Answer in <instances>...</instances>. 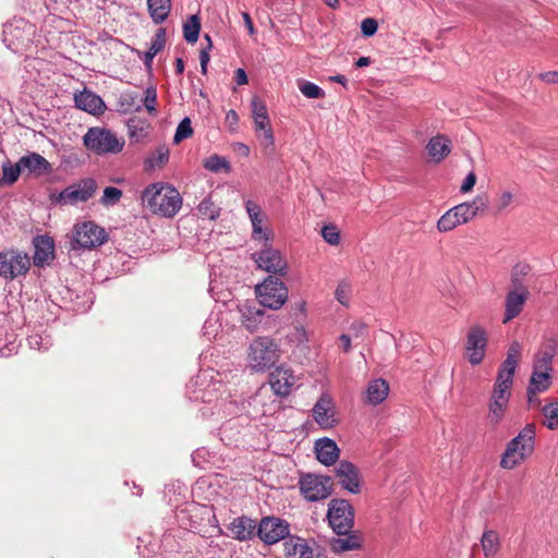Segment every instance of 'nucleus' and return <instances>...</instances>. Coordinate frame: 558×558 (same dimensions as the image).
Listing matches in <instances>:
<instances>
[{"mask_svg": "<svg viewBox=\"0 0 558 558\" xmlns=\"http://www.w3.org/2000/svg\"><path fill=\"white\" fill-rule=\"evenodd\" d=\"M142 204L153 214L174 217L182 207V197L171 184L163 182L151 183L142 192Z\"/></svg>", "mask_w": 558, "mask_h": 558, "instance_id": "1", "label": "nucleus"}, {"mask_svg": "<svg viewBox=\"0 0 558 558\" xmlns=\"http://www.w3.org/2000/svg\"><path fill=\"white\" fill-rule=\"evenodd\" d=\"M535 437L536 426L533 423L526 424L519 434L507 444L500 458V468L513 470L529 459L535 450Z\"/></svg>", "mask_w": 558, "mask_h": 558, "instance_id": "2", "label": "nucleus"}, {"mask_svg": "<svg viewBox=\"0 0 558 558\" xmlns=\"http://www.w3.org/2000/svg\"><path fill=\"white\" fill-rule=\"evenodd\" d=\"M279 356V347L269 337H256L248 345L247 362L248 366L255 372H264L271 368L277 363Z\"/></svg>", "mask_w": 558, "mask_h": 558, "instance_id": "3", "label": "nucleus"}, {"mask_svg": "<svg viewBox=\"0 0 558 558\" xmlns=\"http://www.w3.org/2000/svg\"><path fill=\"white\" fill-rule=\"evenodd\" d=\"M83 144L86 149L96 155H116L122 151L124 147L123 137H119L114 132L106 128H89L83 136Z\"/></svg>", "mask_w": 558, "mask_h": 558, "instance_id": "4", "label": "nucleus"}, {"mask_svg": "<svg viewBox=\"0 0 558 558\" xmlns=\"http://www.w3.org/2000/svg\"><path fill=\"white\" fill-rule=\"evenodd\" d=\"M35 34V26L23 19L13 20L3 27V43L14 53L28 50Z\"/></svg>", "mask_w": 558, "mask_h": 558, "instance_id": "5", "label": "nucleus"}, {"mask_svg": "<svg viewBox=\"0 0 558 558\" xmlns=\"http://www.w3.org/2000/svg\"><path fill=\"white\" fill-rule=\"evenodd\" d=\"M327 519L337 535L351 532L354 525V510L345 499H331L328 505Z\"/></svg>", "mask_w": 558, "mask_h": 558, "instance_id": "6", "label": "nucleus"}, {"mask_svg": "<svg viewBox=\"0 0 558 558\" xmlns=\"http://www.w3.org/2000/svg\"><path fill=\"white\" fill-rule=\"evenodd\" d=\"M255 291L260 305L270 310H279L288 300L287 286L271 276L257 284Z\"/></svg>", "mask_w": 558, "mask_h": 558, "instance_id": "7", "label": "nucleus"}, {"mask_svg": "<svg viewBox=\"0 0 558 558\" xmlns=\"http://www.w3.org/2000/svg\"><path fill=\"white\" fill-rule=\"evenodd\" d=\"M97 183L94 179H83L71 184L58 194H52L50 199L59 205H77L87 202L96 193Z\"/></svg>", "mask_w": 558, "mask_h": 558, "instance_id": "8", "label": "nucleus"}, {"mask_svg": "<svg viewBox=\"0 0 558 558\" xmlns=\"http://www.w3.org/2000/svg\"><path fill=\"white\" fill-rule=\"evenodd\" d=\"M108 234L104 228L93 221L77 223L74 228V248H94L107 241Z\"/></svg>", "mask_w": 558, "mask_h": 558, "instance_id": "9", "label": "nucleus"}, {"mask_svg": "<svg viewBox=\"0 0 558 558\" xmlns=\"http://www.w3.org/2000/svg\"><path fill=\"white\" fill-rule=\"evenodd\" d=\"M300 489L303 497L308 501H318L328 498L331 493V478L315 474H305L300 478Z\"/></svg>", "mask_w": 558, "mask_h": 558, "instance_id": "10", "label": "nucleus"}, {"mask_svg": "<svg viewBox=\"0 0 558 558\" xmlns=\"http://www.w3.org/2000/svg\"><path fill=\"white\" fill-rule=\"evenodd\" d=\"M29 266V258L26 254L13 250L0 253V276L7 280L26 274Z\"/></svg>", "mask_w": 558, "mask_h": 558, "instance_id": "11", "label": "nucleus"}, {"mask_svg": "<svg viewBox=\"0 0 558 558\" xmlns=\"http://www.w3.org/2000/svg\"><path fill=\"white\" fill-rule=\"evenodd\" d=\"M257 535L265 544L272 545L290 535V525L280 518L265 517L258 524Z\"/></svg>", "mask_w": 558, "mask_h": 558, "instance_id": "12", "label": "nucleus"}, {"mask_svg": "<svg viewBox=\"0 0 558 558\" xmlns=\"http://www.w3.org/2000/svg\"><path fill=\"white\" fill-rule=\"evenodd\" d=\"M487 341V333L483 327L476 325L469 329L465 354L472 365H478L484 360Z\"/></svg>", "mask_w": 558, "mask_h": 558, "instance_id": "13", "label": "nucleus"}, {"mask_svg": "<svg viewBox=\"0 0 558 558\" xmlns=\"http://www.w3.org/2000/svg\"><path fill=\"white\" fill-rule=\"evenodd\" d=\"M512 385L496 380L489 402L488 420L493 424L501 421L508 407Z\"/></svg>", "mask_w": 558, "mask_h": 558, "instance_id": "14", "label": "nucleus"}, {"mask_svg": "<svg viewBox=\"0 0 558 558\" xmlns=\"http://www.w3.org/2000/svg\"><path fill=\"white\" fill-rule=\"evenodd\" d=\"M254 259L258 268L269 274L283 276L287 272L286 259L278 250L267 246V243L263 250L254 254Z\"/></svg>", "mask_w": 558, "mask_h": 558, "instance_id": "15", "label": "nucleus"}, {"mask_svg": "<svg viewBox=\"0 0 558 558\" xmlns=\"http://www.w3.org/2000/svg\"><path fill=\"white\" fill-rule=\"evenodd\" d=\"M335 473L338 484L342 489L351 494H359L361 492V473L352 462L341 460Z\"/></svg>", "mask_w": 558, "mask_h": 558, "instance_id": "16", "label": "nucleus"}, {"mask_svg": "<svg viewBox=\"0 0 558 558\" xmlns=\"http://www.w3.org/2000/svg\"><path fill=\"white\" fill-rule=\"evenodd\" d=\"M521 344L517 341L509 345L507 357L499 367L496 380L513 385V376L521 356Z\"/></svg>", "mask_w": 558, "mask_h": 558, "instance_id": "17", "label": "nucleus"}, {"mask_svg": "<svg viewBox=\"0 0 558 558\" xmlns=\"http://www.w3.org/2000/svg\"><path fill=\"white\" fill-rule=\"evenodd\" d=\"M521 344L517 341L509 345L507 357L499 367L496 380L513 385V376L521 356Z\"/></svg>", "mask_w": 558, "mask_h": 558, "instance_id": "18", "label": "nucleus"}, {"mask_svg": "<svg viewBox=\"0 0 558 558\" xmlns=\"http://www.w3.org/2000/svg\"><path fill=\"white\" fill-rule=\"evenodd\" d=\"M240 320L244 328L250 332L257 330L263 322L264 311L254 302L245 301L238 305Z\"/></svg>", "mask_w": 558, "mask_h": 558, "instance_id": "19", "label": "nucleus"}, {"mask_svg": "<svg viewBox=\"0 0 558 558\" xmlns=\"http://www.w3.org/2000/svg\"><path fill=\"white\" fill-rule=\"evenodd\" d=\"M270 386L277 396H288L291 388L296 383V377L292 371L284 367H277L271 374L269 379Z\"/></svg>", "mask_w": 558, "mask_h": 558, "instance_id": "20", "label": "nucleus"}, {"mask_svg": "<svg viewBox=\"0 0 558 558\" xmlns=\"http://www.w3.org/2000/svg\"><path fill=\"white\" fill-rule=\"evenodd\" d=\"M35 253L34 265L44 267L49 265L54 258V242L50 236L40 235L34 240Z\"/></svg>", "mask_w": 558, "mask_h": 558, "instance_id": "21", "label": "nucleus"}, {"mask_svg": "<svg viewBox=\"0 0 558 558\" xmlns=\"http://www.w3.org/2000/svg\"><path fill=\"white\" fill-rule=\"evenodd\" d=\"M19 160L22 171H27L29 174L35 177H43L52 171V167L49 161L37 153H29L22 156Z\"/></svg>", "mask_w": 558, "mask_h": 558, "instance_id": "22", "label": "nucleus"}, {"mask_svg": "<svg viewBox=\"0 0 558 558\" xmlns=\"http://www.w3.org/2000/svg\"><path fill=\"white\" fill-rule=\"evenodd\" d=\"M389 384L383 378H376L371 380L363 393L364 403L376 407L383 403L389 393Z\"/></svg>", "mask_w": 558, "mask_h": 558, "instance_id": "23", "label": "nucleus"}, {"mask_svg": "<svg viewBox=\"0 0 558 558\" xmlns=\"http://www.w3.org/2000/svg\"><path fill=\"white\" fill-rule=\"evenodd\" d=\"M245 209L252 223L253 239L264 241V244H266L269 240V236L268 233L262 227L266 216L263 213L260 206L256 204L254 201L247 199L245 202Z\"/></svg>", "mask_w": 558, "mask_h": 558, "instance_id": "24", "label": "nucleus"}, {"mask_svg": "<svg viewBox=\"0 0 558 558\" xmlns=\"http://www.w3.org/2000/svg\"><path fill=\"white\" fill-rule=\"evenodd\" d=\"M74 101L77 108L94 116L104 113L106 109V105L101 97L86 88L78 94H75Z\"/></svg>", "mask_w": 558, "mask_h": 558, "instance_id": "25", "label": "nucleus"}, {"mask_svg": "<svg viewBox=\"0 0 558 558\" xmlns=\"http://www.w3.org/2000/svg\"><path fill=\"white\" fill-rule=\"evenodd\" d=\"M315 453L320 463L329 466L337 462L340 450L335 440L324 437L315 441Z\"/></svg>", "mask_w": 558, "mask_h": 558, "instance_id": "26", "label": "nucleus"}, {"mask_svg": "<svg viewBox=\"0 0 558 558\" xmlns=\"http://www.w3.org/2000/svg\"><path fill=\"white\" fill-rule=\"evenodd\" d=\"M287 558H314V549L306 539L291 536L284 543Z\"/></svg>", "mask_w": 558, "mask_h": 558, "instance_id": "27", "label": "nucleus"}, {"mask_svg": "<svg viewBox=\"0 0 558 558\" xmlns=\"http://www.w3.org/2000/svg\"><path fill=\"white\" fill-rule=\"evenodd\" d=\"M313 417L323 428L333 427L336 420L331 401L325 397L320 398L313 408Z\"/></svg>", "mask_w": 558, "mask_h": 558, "instance_id": "28", "label": "nucleus"}, {"mask_svg": "<svg viewBox=\"0 0 558 558\" xmlns=\"http://www.w3.org/2000/svg\"><path fill=\"white\" fill-rule=\"evenodd\" d=\"M256 523L248 517L235 518L229 525L232 536L239 541H247L254 536Z\"/></svg>", "mask_w": 558, "mask_h": 558, "instance_id": "29", "label": "nucleus"}, {"mask_svg": "<svg viewBox=\"0 0 558 558\" xmlns=\"http://www.w3.org/2000/svg\"><path fill=\"white\" fill-rule=\"evenodd\" d=\"M530 294L507 292L505 300V316L502 322L506 324L515 318L523 310V306Z\"/></svg>", "mask_w": 558, "mask_h": 558, "instance_id": "30", "label": "nucleus"}, {"mask_svg": "<svg viewBox=\"0 0 558 558\" xmlns=\"http://www.w3.org/2000/svg\"><path fill=\"white\" fill-rule=\"evenodd\" d=\"M255 131L266 153L271 154L275 147V137L270 126L269 117L253 119Z\"/></svg>", "mask_w": 558, "mask_h": 558, "instance_id": "31", "label": "nucleus"}, {"mask_svg": "<svg viewBox=\"0 0 558 558\" xmlns=\"http://www.w3.org/2000/svg\"><path fill=\"white\" fill-rule=\"evenodd\" d=\"M362 546V537L359 532L352 531L338 535L330 541V547L336 553L359 549Z\"/></svg>", "mask_w": 558, "mask_h": 558, "instance_id": "32", "label": "nucleus"}, {"mask_svg": "<svg viewBox=\"0 0 558 558\" xmlns=\"http://www.w3.org/2000/svg\"><path fill=\"white\" fill-rule=\"evenodd\" d=\"M426 149L432 159L439 162L451 151L450 141L442 135L434 136L429 140Z\"/></svg>", "mask_w": 558, "mask_h": 558, "instance_id": "33", "label": "nucleus"}, {"mask_svg": "<svg viewBox=\"0 0 558 558\" xmlns=\"http://www.w3.org/2000/svg\"><path fill=\"white\" fill-rule=\"evenodd\" d=\"M150 19L155 24L163 23L171 11V0H146Z\"/></svg>", "mask_w": 558, "mask_h": 558, "instance_id": "34", "label": "nucleus"}, {"mask_svg": "<svg viewBox=\"0 0 558 558\" xmlns=\"http://www.w3.org/2000/svg\"><path fill=\"white\" fill-rule=\"evenodd\" d=\"M551 385L550 373L533 371L530 384L527 387V396L531 399L532 396H536L539 392L546 391Z\"/></svg>", "mask_w": 558, "mask_h": 558, "instance_id": "35", "label": "nucleus"}, {"mask_svg": "<svg viewBox=\"0 0 558 558\" xmlns=\"http://www.w3.org/2000/svg\"><path fill=\"white\" fill-rule=\"evenodd\" d=\"M201 376H197L195 380H191L187 385V397L192 401H202L205 403H211L213 399V391L215 390V387L213 389H209V386L206 389H196L201 384Z\"/></svg>", "mask_w": 558, "mask_h": 558, "instance_id": "36", "label": "nucleus"}, {"mask_svg": "<svg viewBox=\"0 0 558 558\" xmlns=\"http://www.w3.org/2000/svg\"><path fill=\"white\" fill-rule=\"evenodd\" d=\"M170 150L166 145H159L155 151L145 159L146 169L162 168L169 160Z\"/></svg>", "mask_w": 558, "mask_h": 558, "instance_id": "37", "label": "nucleus"}, {"mask_svg": "<svg viewBox=\"0 0 558 558\" xmlns=\"http://www.w3.org/2000/svg\"><path fill=\"white\" fill-rule=\"evenodd\" d=\"M481 546L486 557L495 556L499 550V535L494 530L484 531L481 538Z\"/></svg>", "mask_w": 558, "mask_h": 558, "instance_id": "38", "label": "nucleus"}, {"mask_svg": "<svg viewBox=\"0 0 558 558\" xmlns=\"http://www.w3.org/2000/svg\"><path fill=\"white\" fill-rule=\"evenodd\" d=\"M126 126H128L130 138L132 141L140 142L142 138H144L147 135L149 125L144 120H142L137 117H133L128 120Z\"/></svg>", "mask_w": 558, "mask_h": 558, "instance_id": "39", "label": "nucleus"}, {"mask_svg": "<svg viewBox=\"0 0 558 558\" xmlns=\"http://www.w3.org/2000/svg\"><path fill=\"white\" fill-rule=\"evenodd\" d=\"M555 345L539 352L534 360L533 371L548 372L553 371L551 363L555 355Z\"/></svg>", "mask_w": 558, "mask_h": 558, "instance_id": "40", "label": "nucleus"}, {"mask_svg": "<svg viewBox=\"0 0 558 558\" xmlns=\"http://www.w3.org/2000/svg\"><path fill=\"white\" fill-rule=\"evenodd\" d=\"M201 31V20L197 15H191L183 25V36L189 44H195Z\"/></svg>", "mask_w": 558, "mask_h": 558, "instance_id": "41", "label": "nucleus"}, {"mask_svg": "<svg viewBox=\"0 0 558 558\" xmlns=\"http://www.w3.org/2000/svg\"><path fill=\"white\" fill-rule=\"evenodd\" d=\"M2 172L3 175L2 178H0V186H2L3 184L11 185L15 183L21 172H23L22 167L20 166V160L15 165H12L9 161L4 162L2 165Z\"/></svg>", "mask_w": 558, "mask_h": 558, "instance_id": "42", "label": "nucleus"}, {"mask_svg": "<svg viewBox=\"0 0 558 558\" xmlns=\"http://www.w3.org/2000/svg\"><path fill=\"white\" fill-rule=\"evenodd\" d=\"M514 201V195L510 191H500L496 194L493 208L496 214H504L509 210Z\"/></svg>", "mask_w": 558, "mask_h": 558, "instance_id": "43", "label": "nucleus"}, {"mask_svg": "<svg viewBox=\"0 0 558 558\" xmlns=\"http://www.w3.org/2000/svg\"><path fill=\"white\" fill-rule=\"evenodd\" d=\"M119 111L128 112L134 110L140 112L142 105L137 101V95L132 92H126L120 95L118 101Z\"/></svg>", "mask_w": 558, "mask_h": 558, "instance_id": "44", "label": "nucleus"}, {"mask_svg": "<svg viewBox=\"0 0 558 558\" xmlns=\"http://www.w3.org/2000/svg\"><path fill=\"white\" fill-rule=\"evenodd\" d=\"M542 413L545 417L543 424L548 429H558V401L544 405Z\"/></svg>", "mask_w": 558, "mask_h": 558, "instance_id": "45", "label": "nucleus"}, {"mask_svg": "<svg viewBox=\"0 0 558 558\" xmlns=\"http://www.w3.org/2000/svg\"><path fill=\"white\" fill-rule=\"evenodd\" d=\"M262 404V392H257L253 397H251L247 401L242 403L243 411L246 416L250 417H258L265 414L264 410L258 409V405Z\"/></svg>", "mask_w": 558, "mask_h": 558, "instance_id": "46", "label": "nucleus"}, {"mask_svg": "<svg viewBox=\"0 0 558 558\" xmlns=\"http://www.w3.org/2000/svg\"><path fill=\"white\" fill-rule=\"evenodd\" d=\"M204 168L217 173L221 170L229 171L230 165L225 157L215 154L204 161Z\"/></svg>", "mask_w": 558, "mask_h": 558, "instance_id": "47", "label": "nucleus"}, {"mask_svg": "<svg viewBox=\"0 0 558 558\" xmlns=\"http://www.w3.org/2000/svg\"><path fill=\"white\" fill-rule=\"evenodd\" d=\"M460 223L453 214V210H447L437 221V229L439 232H448L453 230Z\"/></svg>", "mask_w": 558, "mask_h": 558, "instance_id": "48", "label": "nucleus"}, {"mask_svg": "<svg viewBox=\"0 0 558 558\" xmlns=\"http://www.w3.org/2000/svg\"><path fill=\"white\" fill-rule=\"evenodd\" d=\"M122 195H123V193L120 189L114 187V186H107L104 190V194L100 198V203L105 207L114 206L120 202Z\"/></svg>", "mask_w": 558, "mask_h": 558, "instance_id": "49", "label": "nucleus"}, {"mask_svg": "<svg viewBox=\"0 0 558 558\" xmlns=\"http://www.w3.org/2000/svg\"><path fill=\"white\" fill-rule=\"evenodd\" d=\"M299 89L306 98L310 99L323 98L325 96V92L318 85L308 81L300 82Z\"/></svg>", "mask_w": 558, "mask_h": 558, "instance_id": "50", "label": "nucleus"}, {"mask_svg": "<svg viewBox=\"0 0 558 558\" xmlns=\"http://www.w3.org/2000/svg\"><path fill=\"white\" fill-rule=\"evenodd\" d=\"M142 107H145L150 116L157 114V89L154 86H149L145 90V97L142 101Z\"/></svg>", "mask_w": 558, "mask_h": 558, "instance_id": "51", "label": "nucleus"}, {"mask_svg": "<svg viewBox=\"0 0 558 558\" xmlns=\"http://www.w3.org/2000/svg\"><path fill=\"white\" fill-rule=\"evenodd\" d=\"M27 341L32 349L38 351H47L52 344L48 335L34 333L28 337Z\"/></svg>", "mask_w": 558, "mask_h": 558, "instance_id": "52", "label": "nucleus"}, {"mask_svg": "<svg viewBox=\"0 0 558 558\" xmlns=\"http://www.w3.org/2000/svg\"><path fill=\"white\" fill-rule=\"evenodd\" d=\"M192 134L193 129L191 126V120L186 117L182 119L181 122L179 123L173 137V143L179 144L183 140L191 137Z\"/></svg>", "mask_w": 558, "mask_h": 558, "instance_id": "53", "label": "nucleus"}, {"mask_svg": "<svg viewBox=\"0 0 558 558\" xmlns=\"http://www.w3.org/2000/svg\"><path fill=\"white\" fill-rule=\"evenodd\" d=\"M351 293H352L351 284L348 281L342 280L339 282V284L336 288L335 298L340 304L348 306L349 302H350Z\"/></svg>", "mask_w": 558, "mask_h": 558, "instance_id": "54", "label": "nucleus"}, {"mask_svg": "<svg viewBox=\"0 0 558 558\" xmlns=\"http://www.w3.org/2000/svg\"><path fill=\"white\" fill-rule=\"evenodd\" d=\"M460 225L466 223L474 218V211L469 206V203H461L451 208Z\"/></svg>", "mask_w": 558, "mask_h": 558, "instance_id": "55", "label": "nucleus"}, {"mask_svg": "<svg viewBox=\"0 0 558 558\" xmlns=\"http://www.w3.org/2000/svg\"><path fill=\"white\" fill-rule=\"evenodd\" d=\"M322 236L324 238V240L331 244V245H337L339 244V241H340V233H339V230L336 226L333 225H328V226H325L323 229H322Z\"/></svg>", "mask_w": 558, "mask_h": 558, "instance_id": "56", "label": "nucleus"}, {"mask_svg": "<svg viewBox=\"0 0 558 558\" xmlns=\"http://www.w3.org/2000/svg\"><path fill=\"white\" fill-rule=\"evenodd\" d=\"M165 45H166V29L159 28V29H157L154 38L151 39L149 50L153 51L155 54H157L165 48Z\"/></svg>", "mask_w": 558, "mask_h": 558, "instance_id": "57", "label": "nucleus"}, {"mask_svg": "<svg viewBox=\"0 0 558 558\" xmlns=\"http://www.w3.org/2000/svg\"><path fill=\"white\" fill-rule=\"evenodd\" d=\"M252 117L253 119L263 118L268 116L267 107L262 99L253 97L251 102Z\"/></svg>", "mask_w": 558, "mask_h": 558, "instance_id": "58", "label": "nucleus"}, {"mask_svg": "<svg viewBox=\"0 0 558 558\" xmlns=\"http://www.w3.org/2000/svg\"><path fill=\"white\" fill-rule=\"evenodd\" d=\"M378 28V23L373 17H366L361 23V32L365 37L375 35Z\"/></svg>", "mask_w": 558, "mask_h": 558, "instance_id": "59", "label": "nucleus"}, {"mask_svg": "<svg viewBox=\"0 0 558 558\" xmlns=\"http://www.w3.org/2000/svg\"><path fill=\"white\" fill-rule=\"evenodd\" d=\"M508 291L523 293V294H530L529 288L525 283V280L517 278V277H511V283H510Z\"/></svg>", "mask_w": 558, "mask_h": 558, "instance_id": "60", "label": "nucleus"}, {"mask_svg": "<svg viewBox=\"0 0 558 558\" xmlns=\"http://www.w3.org/2000/svg\"><path fill=\"white\" fill-rule=\"evenodd\" d=\"M469 206L474 211V217L477 215V213L483 211L487 207V198L482 195H477L471 203H469Z\"/></svg>", "mask_w": 558, "mask_h": 558, "instance_id": "61", "label": "nucleus"}, {"mask_svg": "<svg viewBox=\"0 0 558 558\" xmlns=\"http://www.w3.org/2000/svg\"><path fill=\"white\" fill-rule=\"evenodd\" d=\"M530 271H531V267L529 265L518 264L513 267L511 277H517V278L524 280L525 276H527L530 274Z\"/></svg>", "mask_w": 558, "mask_h": 558, "instance_id": "62", "label": "nucleus"}, {"mask_svg": "<svg viewBox=\"0 0 558 558\" xmlns=\"http://www.w3.org/2000/svg\"><path fill=\"white\" fill-rule=\"evenodd\" d=\"M530 271H531V267L529 265L518 264L513 267L511 277H517V278L524 280L525 276H527L530 274Z\"/></svg>", "mask_w": 558, "mask_h": 558, "instance_id": "63", "label": "nucleus"}, {"mask_svg": "<svg viewBox=\"0 0 558 558\" xmlns=\"http://www.w3.org/2000/svg\"><path fill=\"white\" fill-rule=\"evenodd\" d=\"M475 183H476V175H475L474 172H470L465 177V179H464V181H463V183H462V185L460 187V192L461 193H468V192L472 191V189L474 187Z\"/></svg>", "mask_w": 558, "mask_h": 558, "instance_id": "64", "label": "nucleus"}]
</instances>
